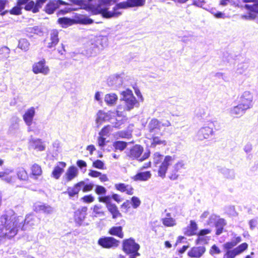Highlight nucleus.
Wrapping results in <instances>:
<instances>
[{
    "mask_svg": "<svg viewBox=\"0 0 258 258\" xmlns=\"http://www.w3.org/2000/svg\"><path fill=\"white\" fill-rule=\"evenodd\" d=\"M112 4V0H87L82 4V8L93 14H101L103 17L110 18L119 16L121 12L118 11L117 5L112 10L109 7Z\"/></svg>",
    "mask_w": 258,
    "mask_h": 258,
    "instance_id": "obj_1",
    "label": "nucleus"
},
{
    "mask_svg": "<svg viewBox=\"0 0 258 258\" xmlns=\"http://www.w3.org/2000/svg\"><path fill=\"white\" fill-rule=\"evenodd\" d=\"M121 106L117 107L116 111L105 112L103 110H99L96 114V124L98 126L101 125L103 123L109 121L115 127H119L122 123L120 118L123 116V113Z\"/></svg>",
    "mask_w": 258,
    "mask_h": 258,
    "instance_id": "obj_2",
    "label": "nucleus"
},
{
    "mask_svg": "<svg viewBox=\"0 0 258 258\" xmlns=\"http://www.w3.org/2000/svg\"><path fill=\"white\" fill-rule=\"evenodd\" d=\"M23 219L22 217H13L8 219L3 217L1 219L2 227H1V235L8 238L14 237L17 232L18 228L20 227Z\"/></svg>",
    "mask_w": 258,
    "mask_h": 258,
    "instance_id": "obj_3",
    "label": "nucleus"
},
{
    "mask_svg": "<svg viewBox=\"0 0 258 258\" xmlns=\"http://www.w3.org/2000/svg\"><path fill=\"white\" fill-rule=\"evenodd\" d=\"M175 156L166 155L163 156L159 152L155 153L152 156L153 163L158 166V175L159 176L164 178L165 176L168 169L170 166L174 162Z\"/></svg>",
    "mask_w": 258,
    "mask_h": 258,
    "instance_id": "obj_4",
    "label": "nucleus"
},
{
    "mask_svg": "<svg viewBox=\"0 0 258 258\" xmlns=\"http://www.w3.org/2000/svg\"><path fill=\"white\" fill-rule=\"evenodd\" d=\"M93 22L92 20L87 17L81 15H77L75 19H71L68 18H61L58 19V23L63 28H67L75 23L83 24H90Z\"/></svg>",
    "mask_w": 258,
    "mask_h": 258,
    "instance_id": "obj_5",
    "label": "nucleus"
},
{
    "mask_svg": "<svg viewBox=\"0 0 258 258\" xmlns=\"http://www.w3.org/2000/svg\"><path fill=\"white\" fill-rule=\"evenodd\" d=\"M177 210L175 209H170L165 211V216L162 218L161 222L165 227H172L177 225L176 216Z\"/></svg>",
    "mask_w": 258,
    "mask_h": 258,
    "instance_id": "obj_6",
    "label": "nucleus"
},
{
    "mask_svg": "<svg viewBox=\"0 0 258 258\" xmlns=\"http://www.w3.org/2000/svg\"><path fill=\"white\" fill-rule=\"evenodd\" d=\"M122 100L124 102L123 110H130L133 109L137 103V101L134 97L133 92L129 89L123 91L121 93Z\"/></svg>",
    "mask_w": 258,
    "mask_h": 258,
    "instance_id": "obj_7",
    "label": "nucleus"
},
{
    "mask_svg": "<svg viewBox=\"0 0 258 258\" xmlns=\"http://www.w3.org/2000/svg\"><path fill=\"white\" fill-rule=\"evenodd\" d=\"M46 2V0H37L36 3H35L31 0H18V4L25 6V10L36 13L39 12V9Z\"/></svg>",
    "mask_w": 258,
    "mask_h": 258,
    "instance_id": "obj_8",
    "label": "nucleus"
},
{
    "mask_svg": "<svg viewBox=\"0 0 258 258\" xmlns=\"http://www.w3.org/2000/svg\"><path fill=\"white\" fill-rule=\"evenodd\" d=\"M123 250L127 254H133L135 256H139L138 252L140 245L133 238L125 239L122 242Z\"/></svg>",
    "mask_w": 258,
    "mask_h": 258,
    "instance_id": "obj_9",
    "label": "nucleus"
},
{
    "mask_svg": "<svg viewBox=\"0 0 258 258\" xmlns=\"http://www.w3.org/2000/svg\"><path fill=\"white\" fill-rule=\"evenodd\" d=\"M143 152V148L140 145H136L130 150L128 155L133 159H136L140 161H143L147 159L150 155V152L147 151L141 156Z\"/></svg>",
    "mask_w": 258,
    "mask_h": 258,
    "instance_id": "obj_10",
    "label": "nucleus"
},
{
    "mask_svg": "<svg viewBox=\"0 0 258 258\" xmlns=\"http://www.w3.org/2000/svg\"><path fill=\"white\" fill-rule=\"evenodd\" d=\"M214 134V131L212 127V123L211 122L207 124H205L201 127L198 131L197 137L199 140L203 141L204 140L208 139Z\"/></svg>",
    "mask_w": 258,
    "mask_h": 258,
    "instance_id": "obj_11",
    "label": "nucleus"
},
{
    "mask_svg": "<svg viewBox=\"0 0 258 258\" xmlns=\"http://www.w3.org/2000/svg\"><path fill=\"white\" fill-rule=\"evenodd\" d=\"M244 109L247 110L252 107L253 95L249 91H245L240 96L239 103Z\"/></svg>",
    "mask_w": 258,
    "mask_h": 258,
    "instance_id": "obj_12",
    "label": "nucleus"
},
{
    "mask_svg": "<svg viewBox=\"0 0 258 258\" xmlns=\"http://www.w3.org/2000/svg\"><path fill=\"white\" fill-rule=\"evenodd\" d=\"M49 71V68L46 64V61L44 59L35 62L32 66V71L35 74H42L46 75L48 74Z\"/></svg>",
    "mask_w": 258,
    "mask_h": 258,
    "instance_id": "obj_13",
    "label": "nucleus"
},
{
    "mask_svg": "<svg viewBox=\"0 0 258 258\" xmlns=\"http://www.w3.org/2000/svg\"><path fill=\"white\" fill-rule=\"evenodd\" d=\"M119 241L111 237H103L99 239L98 244L105 248H111L118 246Z\"/></svg>",
    "mask_w": 258,
    "mask_h": 258,
    "instance_id": "obj_14",
    "label": "nucleus"
},
{
    "mask_svg": "<svg viewBox=\"0 0 258 258\" xmlns=\"http://www.w3.org/2000/svg\"><path fill=\"white\" fill-rule=\"evenodd\" d=\"M79 174V170L75 166H71L68 168L62 177V181L64 183L69 182L76 178Z\"/></svg>",
    "mask_w": 258,
    "mask_h": 258,
    "instance_id": "obj_15",
    "label": "nucleus"
},
{
    "mask_svg": "<svg viewBox=\"0 0 258 258\" xmlns=\"http://www.w3.org/2000/svg\"><path fill=\"white\" fill-rule=\"evenodd\" d=\"M145 0H127L126 2L117 4V8L127 9L132 7H142L144 5Z\"/></svg>",
    "mask_w": 258,
    "mask_h": 258,
    "instance_id": "obj_16",
    "label": "nucleus"
},
{
    "mask_svg": "<svg viewBox=\"0 0 258 258\" xmlns=\"http://www.w3.org/2000/svg\"><path fill=\"white\" fill-rule=\"evenodd\" d=\"M66 163L64 162H59L54 167L52 172V176L58 179L61 176L64 171V168L66 167Z\"/></svg>",
    "mask_w": 258,
    "mask_h": 258,
    "instance_id": "obj_17",
    "label": "nucleus"
},
{
    "mask_svg": "<svg viewBox=\"0 0 258 258\" xmlns=\"http://www.w3.org/2000/svg\"><path fill=\"white\" fill-rule=\"evenodd\" d=\"M35 114V109L32 107L28 109L23 116V119L26 124L30 126L32 124L33 117Z\"/></svg>",
    "mask_w": 258,
    "mask_h": 258,
    "instance_id": "obj_18",
    "label": "nucleus"
},
{
    "mask_svg": "<svg viewBox=\"0 0 258 258\" xmlns=\"http://www.w3.org/2000/svg\"><path fill=\"white\" fill-rule=\"evenodd\" d=\"M152 173L149 171L139 172L132 177V179L135 181H146L151 178Z\"/></svg>",
    "mask_w": 258,
    "mask_h": 258,
    "instance_id": "obj_19",
    "label": "nucleus"
},
{
    "mask_svg": "<svg viewBox=\"0 0 258 258\" xmlns=\"http://www.w3.org/2000/svg\"><path fill=\"white\" fill-rule=\"evenodd\" d=\"M206 248L204 246L193 247L187 252V255L191 257H200L205 252Z\"/></svg>",
    "mask_w": 258,
    "mask_h": 258,
    "instance_id": "obj_20",
    "label": "nucleus"
},
{
    "mask_svg": "<svg viewBox=\"0 0 258 258\" xmlns=\"http://www.w3.org/2000/svg\"><path fill=\"white\" fill-rule=\"evenodd\" d=\"M198 225L196 222L193 220L189 222V224L184 229V233L187 236H192L196 235L198 230Z\"/></svg>",
    "mask_w": 258,
    "mask_h": 258,
    "instance_id": "obj_21",
    "label": "nucleus"
},
{
    "mask_svg": "<svg viewBox=\"0 0 258 258\" xmlns=\"http://www.w3.org/2000/svg\"><path fill=\"white\" fill-rule=\"evenodd\" d=\"M64 2L60 0H55L50 2L46 5L45 10L49 14H51L61 5H63Z\"/></svg>",
    "mask_w": 258,
    "mask_h": 258,
    "instance_id": "obj_22",
    "label": "nucleus"
},
{
    "mask_svg": "<svg viewBox=\"0 0 258 258\" xmlns=\"http://www.w3.org/2000/svg\"><path fill=\"white\" fill-rule=\"evenodd\" d=\"M104 100L107 105L113 106L118 101V96L114 93H107L104 96Z\"/></svg>",
    "mask_w": 258,
    "mask_h": 258,
    "instance_id": "obj_23",
    "label": "nucleus"
},
{
    "mask_svg": "<svg viewBox=\"0 0 258 258\" xmlns=\"http://www.w3.org/2000/svg\"><path fill=\"white\" fill-rule=\"evenodd\" d=\"M116 189L121 192H125L128 195L134 194V188L130 185L124 183H117L115 185Z\"/></svg>",
    "mask_w": 258,
    "mask_h": 258,
    "instance_id": "obj_24",
    "label": "nucleus"
},
{
    "mask_svg": "<svg viewBox=\"0 0 258 258\" xmlns=\"http://www.w3.org/2000/svg\"><path fill=\"white\" fill-rule=\"evenodd\" d=\"M246 110L245 109H244L242 106L238 104L237 105L234 106L230 109V113L231 115L238 117L243 115Z\"/></svg>",
    "mask_w": 258,
    "mask_h": 258,
    "instance_id": "obj_25",
    "label": "nucleus"
},
{
    "mask_svg": "<svg viewBox=\"0 0 258 258\" xmlns=\"http://www.w3.org/2000/svg\"><path fill=\"white\" fill-rule=\"evenodd\" d=\"M185 166V163L183 161L180 160L178 161L176 164L174 165V170L176 171V172L171 173L169 175V178L171 180H175L178 177V175L177 174V172L179 170L183 168Z\"/></svg>",
    "mask_w": 258,
    "mask_h": 258,
    "instance_id": "obj_26",
    "label": "nucleus"
},
{
    "mask_svg": "<svg viewBox=\"0 0 258 258\" xmlns=\"http://www.w3.org/2000/svg\"><path fill=\"white\" fill-rule=\"evenodd\" d=\"M0 178L7 182L10 183L14 180L15 177L12 170L7 169L4 172H0Z\"/></svg>",
    "mask_w": 258,
    "mask_h": 258,
    "instance_id": "obj_27",
    "label": "nucleus"
},
{
    "mask_svg": "<svg viewBox=\"0 0 258 258\" xmlns=\"http://www.w3.org/2000/svg\"><path fill=\"white\" fill-rule=\"evenodd\" d=\"M163 124L155 119H152L148 124V128L151 132H157L162 128Z\"/></svg>",
    "mask_w": 258,
    "mask_h": 258,
    "instance_id": "obj_28",
    "label": "nucleus"
},
{
    "mask_svg": "<svg viewBox=\"0 0 258 258\" xmlns=\"http://www.w3.org/2000/svg\"><path fill=\"white\" fill-rule=\"evenodd\" d=\"M30 146L38 151H43L45 148L44 143L39 139H32L30 142Z\"/></svg>",
    "mask_w": 258,
    "mask_h": 258,
    "instance_id": "obj_29",
    "label": "nucleus"
},
{
    "mask_svg": "<svg viewBox=\"0 0 258 258\" xmlns=\"http://www.w3.org/2000/svg\"><path fill=\"white\" fill-rule=\"evenodd\" d=\"M107 209L111 214L113 219L120 218L122 216L121 214L120 213L117 206L115 204L108 205Z\"/></svg>",
    "mask_w": 258,
    "mask_h": 258,
    "instance_id": "obj_30",
    "label": "nucleus"
},
{
    "mask_svg": "<svg viewBox=\"0 0 258 258\" xmlns=\"http://www.w3.org/2000/svg\"><path fill=\"white\" fill-rule=\"evenodd\" d=\"M121 78L118 75L110 76L107 79V83L110 86H117L121 84Z\"/></svg>",
    "mask_w": 258,
    "mask_h": 258,
    "instance_id": "obj_31",
    "label": "nucleus"
},
{
    "mask_svg": "<svg viewBox=\"0 0 258 258\" xmlns=\"http://www.w3.org/2000/svg\"><path fill=\"white\" fill-rule=\"evenodd\" d=\"M108 233L110 235L116 236L120 238H122L123 237L122 228L121 226H113L111 227L109 229Z\"/></svg>",
    "mask_w": 258,
    "mask_h": 258,
    "instance_id": "obj_32",
    "label": "nucleus"
},
{
    "mask_svg": "<svg viewBox=\"0 0 258 258\" xmlns=\"http://www.w3.org/2000/svg\"><path fill=\"white\" fill-rule=\"evenodd\" d=\"M84 185V181H81L76 184L73 188L68 189V194L70 197H73L77 195L81 190V187Z\"/></svg>",
    "mask_w": 258,
    "mask_h": 258,
    "instance_id": "obj_33",
    "label": "nucleus"
},
{
    "mask_svg": "<svg viewBox=\"0 0 258 258\" xmlns=\"http://www.w3.org/2000/svg\"><path fill=\"white\" fill-rule=\"evenodd\" d=\"M167 142L164 139L158 137H155L153 138L151 143V146L155 147L157 146L163 147L166 146Z\"/></svg>",
    "mask_w": 258,
    "mask_h": 258,
    "instance_id": "obj_34",
    "label": "nucleus"
},
{
    "mask_svg": "<svg viewBox=\"0 0 258 258\" xmlns=\"http://www.w3.org/2000/svg\"><path fill=\"white\" fill-rule=\"evenodd\" d=\"M86 214L84 212L78 210L75 213V220L79 224H81L85 219Z\"/></svg>",
    "mask_w": 258,
    "mask_h": 258,
    "instance_id": "obj_35",
    "label": "nucleus"
},
{
    "mask_svg": "<svg viewBox=\"0 0 258 258\" xmlns=\"http://www.w3.org/2000/svg\"><path fill=\"white\" fill-rule=\"evenodd\" d=\"M35 210L36 211H42L46 213H51L53 211V209L50 206H45L43 205H36L35 206Z\"/></svg>",
    "mask_w": 258,
    "mask_h": 258,
    "instance_id": "obj_36",
    "label": "nucleus"
},
{
    "mask_svg": "<svg viewBox=\"0 0 258 258\" xmlns=\"http://www.w3.org/2000/svg\"><path fill=\"white\" fill-rule=\"evenodd\" d=\"M51 42L48 43V46L51 47L55 45L58 41V32L56 31H53L51 33L50 37Z\"/></svg>",
    "mask_w": 258,
    "mask_h": 258,
    "instance_id": "obj_37",
    "label": "nucleus"
},
{
    "mask_svg": "<svg viewBox=\"0 0 258 258\" xmlns=\"http://www.w3.org/2000/svg\"><path fill=\"white\" fill-rule=\"evenodd\" d=\"M31 175L35 177L41 175L42 169L40 166L37 164H34L31 167Z\"/></svg>",
    "mask_w": 258,
    "mask_h": 258,
    "instance_id": "obj_38",
    "label": "nucleus"
},
{
    "mask_svg": "<svg viewBox=\"0 0 258 258\" xmlns=\"http://www.w3.org/2000/svg\"><path fill=\"white\" fill-rule=\"evenodd\" d=\"M30 46L29 41L25 38L21 39L19 41L18 47L24 51L27 50Z\"/></svg>",
    "mask_w": 258,
    "mask_h": 258,
    "instance_id": "obj_39",
    "label": "nucleus"
},
{
    "mask_svg": "<svg viewBox=\"0 0 258 258\" xmlns=\"http://www.w3.org/2000/svg\"><path fill=\"white\" fill-rule=\"evenodd\" d=\"M248 247V244L246 243H243L233 249L232 250L235 254L236 256L242 253Z\"/></svg>",
    "mask_w": 258,
    "mask_h": 258,
    "instance_id": "obj_40",
    "label": "nucleus"
},
{
    "mask_svg": "<svg viewBox=\"0 0 258 258\" xmlns=\"http://www.w3.org/2000/svg\"><path fill=\"white\" fill-rule=\"evenodd\" d=\"M219 219H220L217 216L214 214H210L208 219L207 220V221H206V225H211L212 224H215L216 225L217 222Z\"/></svg>",
    "mask_w": 258,
    "mask_h": 258,
    "instance_id": "obj_41",
    "label": "nucleus"
},
{
    "mask_svg": "<svg viewBox=\"0 0 258 258\" xmlns=\"http://www.w3.org/2000/svg\"><path fill=\"white\" fill-rule=\"evenodd\" d=\"M17 175L18 178L21 180H25L28 178L27 173L23 168H19L18 169Z\"/></svg>",
    "mask_w": 258,
    "mask_h": 258,
    "instance_id": "obj_42",
    "label": "nucleus"
},
{
    "mask_svg": "<svg viewBox=\"0 0 258 258\" xmlns=\"http://www.w3.org/2000/svg\"><path fill=\"white\" fill-rule=\"evenodd\" d=\"M130 204L134 209H137L141 204V201L139 198L134 196L131 198Z\"/></svg>",
    "mask_w": 258,
    "mask_h": 258,
    "instance_id": "obj_43",
    "label": "nucleus"
},
{
    "mask_svg": "<svg viewBox=\"0 0 258 258\" xmlns=\"http://www.w3.org/2000/svg\"><path fill=\"white\" fill-rule=\"evenodd\" d=\"M101 207L100 206L96 205L93 206L92 208L93 213L95 216L97 217L104 215V212L101 211Z\"/></svg>",
    "mask_w": 258,
    "mask_h": 258,
    "instance_id": "obj_44",
    "label": "nucleus"
},
{
    "mask_svg": "<svg viewBox=\"0 0 258 258\" xmlns=\"http://www.w3.org/2000/svg\"><path fill=\"white\" fill-rule=\"evenodd\" d=\"M226 223L224 219H219L217 222L216 225L217 228L216 234L217 235L220 234L223 230V227L225 225Z\"/></svg>",
    "mask_w": 258,
    "mask_h": 258,
    "instance_id": "obj_45",
    "label": "nucleus"
},
{
    "mask_svg": "<svg viewBox=\"0 0 258 258\" xmlns=\"http://www.w3.org/2000/svg\"><path fill=\"white\" fill-rule=\"evenodd\" d=\"M226 223L224 219H219L217 222L216 225L217 228L216 234L217 235L220 234L223 230V227L225 225Z\"/></svg>",
    "mask_w": 258,
    "mask_h": 258,
    "instance_id": "obj_46",
    "label": "nucleus"
},
{
    "mask_svg": "<svg viewBox=\"0 0 258 258\" xmlns=\"http://www.w3.org/2000/svg\"><path fill=\"white\" fill-rule=\"evenodd\" d=\"M23 5H19L18 0H17V6L14 7L11 11L10 13L13 15H18L21 14V10L22 9Z\"/></svg>",
    "mask_w": 258,
    "mask_h": 258,
    "instance_id": "obj_47",
    "label": "nucleus"
},
{
    "mask_svg": "<svg viewBox=\"0 0 258 258\" xmlns=\"http://www.w3.org/2000/svg\"><path fill=\"white\" fill-rule=\"evenodd\" d=\"M113 146L115 150H123L126 146V143L124 142L117 141L113 143Z\"/></svg>",
    "mask_w": 258,
    "mask_h": 258,
    "instance_id": "obj_48",
    "label": "nucleus"
},
{
    "mask_svg": "<svg viewBox=\"0 0 258 258\" xmlns=\"http://www.w3.org/2000/svg\"><path fill=\"white\" fill-rule=\"evenodd\" d=\"M241 241V239L240 237H237L236 239V241H231L226 243L224 245V247L226 249H231L235 246L237 243Z\"/></svg>",
    "mask_w": 258,
    "mask_h": 258,
    "instance_id": "obj_49",
    "label": "nucleus"
},
{
    "mask_svg": "<svg viewBox=\"0 0 258 258\" xmlns=\"http://www.w3.org/2000/svg\"><path fill=\"white\" fill-rule=\"evenodd\" d=\"M120 208L123 212L127 213L131 208V204L128 200L125 201L121 206Z\"/></svg>",
    "mask_w": 258,
    "mask_h": 258,
    "instance_id": "obj_50",
    "label": "nucleus"
},
{
    "mask_svg": "<svg viewBox=\"0 0 258 258\" xmlns=\"http://www.w3.org/2000/svg\"><path fill=\"white\" fill-rule=\"evenodd\" d=\"M98 200L100 202L105 203L106 206V208L109 205H113V204L110 202V197L109 196L99 197Z\"/></svg>",
    "mask_w": 258,
    "mask_h": 258,
    "instance_id": "obj_51",
    "label": "nucleus"
},
{
    "mask_svg": "<svg viewBox=\"0 0 258 258\" xmlns=\"http://www.w3.org/2000/svg\"><path fill=\"white\" fill-rule=\"evenodd\" d=\"M94 197L91 195L85 196L81 198V201L85 203L90 204L94 201Z\"/></svg>",
    "mask_w": 258,
    "mask_h": 258,
    "instance_id": "obj_52",
    "label": "nucleus"
},
{
    "mask_svg": "<svg viewBox=\"0 0 258 258\" xmlns=\"http://www.w3.org/2000/svg\"><path fill=\"white\" fill-rule=\"evenodd\" d=\"M93 166L95 168L99 169H104V164L103 162L101 160H97L93 162Z\"/></svg>",
    "mask_w": 258,
    "mask_h": 258,
    "instance_id": "obj_53",
    "label": "nucleus"
},
{
    "mask_svg": "<svg viewBox=\"0 0 258 258\" xmlns=\"http://www.w3.org/2000/svg\"><path fill=\"white\" fill-rule=\"evenodd\" d=\"M95 192L97 195H104L106 192L105 188L101 185H96L95 188Z\"/></svg>",
    "mask_w": 258,
    "mask_h": 258,
    "instance_id": "obj_54",
    "label": "nucleus"
},
{
    "mask_svg": "<svg viewBox=\"0 0 258 258\" xmlns=\"http://www.w3.org/2000/svg\"><path fill=\"white\" fill-rule=\"evenodd\" d=\"M111 131V127L109 125L103 127L100 132L99 135L103 137L107 136L109 133Z\"/></svg>",
    "mask_w": 258,
    "mask_h": 258,
    "instance_id": "obj_55",
    "label": "nucleus"
},
{
    "mask_svg": "<svg viewBox=\"0 0 258 258\" xmlns=\"http://www.w3.org/2000/svg\"><path fill=\"white\" fill-rule=\"evenodd\" d=\"M106 138L105 137L99 136L97 139L98 145L100 147H103L105 145Z\"/></svg>",
    "mask_w": 258,
    "mask_h": 258,
    "instance_id": "obj_56",
    "label": "nucleus"
},
{
    "mask_svg": "<svg viewBox=\"0 0 258 258\" xmlns=\"http://www.w3.org/2000/svg\"><path fill=\"white\" fill-rule=\"evenodd\" d=\"M245 8L251 12H255L258 13V4L253 5L252 6L246 5Z\"/></svg>",
    "mask_w": 258,
    "mask_h": 258,
    "instance_id": "obj_57",
    "label": "nucleus"
},
{
    "mask_svg": "<svg viewBox=\"0 0 258 258\" xmlns=\"http://www.w3.org/2000/svg\"><path fill=\"white\" fill-rule=\"evenodd\" d=\"M210 214L208 212H204L200 216V220L202 222H204L206 224V221L208 219Z\"/></svg>",
    "mask_w": 258,
    "mask_h": 258,
    "instance_id": "obj_58",
    "label": "nucleus"
},
{
    "mask_svg": "<svg viewBox=\"0 0 258 258\" xmlns=\"http://www.w3.org/2000/svg\"><path fill=\"white\" fill-rule=\"evenodd\" d=\"M220 252V249L216 245H213L210 250V253L212 255L219 254Z\"/></svg>",
    "mask_w": 258,
    "mask_h": 258,
    "instance_id": "obj_59",
    "label": "nucleus"
},
{
    "mask_svg": "<svg viewBox=\"0 0 258 258\" xmlns=\"http://www.w3.org/2000/svg\"><path fill=\"white\" fill-rule=\"evenodd\" d=\"M83 192H88L91 191L93 187V184L92 183H89L87 184H85L83 185Z\"/></svg>",
    "mask_w": 258,
    "mask_h": 258,
    "instance_id": "obj_60",
    "label": "nucleus"
},
{
    "mask_svg": "<svg viewBox=\"0 0 258 258\" xmlns=\"http://www.w3.org/2000/svg\"><path fill=\"white\" fill-rule=\"evenodd\" d=\"M236 256L235 254L232 250L228 251L224 255L223 258H234Z\"/></svg>",
    "mask_w": 258,
    "mask_h": 258,
    "instance_id": "obj_61",
    "label": "nucleus"
},
{
    "mask_svg": "<svg viewBox=\"0 0 258 258\" xmlns=\"http://www.w3.org/2000/svg\"><path fill=\"white\" fill-rule=\"evenodd\" d=\"M111 198L114 201L116 202L117 203L121 202L123 200L122 198L120 196L116 194H113L112 195Z\"/></svg>",
    "mask_w": 258,
    "mask_h": 258,
    "instance_id": "obj_62",
    "label": "nucleus"
},
{
    "mask_svg": "<svg viewBox=\"0 0 258 258\" xmlns=\"http://www.w3.org/2000/svg\"><path fill=\"white\" fill-rule=\"evenodd\" d=\"M119 137L124 138H130L131 134L130 132H120L119 133Z\"/></svg>",
    "mask_w": 258,
    "mask_h": 258,
    "instance_id": "obj_63",
    "label": "nucleus"
},
{
    "mask_svg": "<svg viewBox=\"0 0 258 258\" xmlns=\"http://www.w3.org/2000/svg\"><path fill=\"white\" fill-rule=\"evenodd\" d=\"M100 173L98 171L90 170L89 171V172L88 173V175L90 176L93 177H99V175H100Z\"/></svg>",
    "mask_w": 258,
    "mask_h": 258,
    "instance_id": "obj_64",
    "label": "nucleus"
}]
</instances>
